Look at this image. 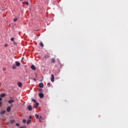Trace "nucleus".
Instances as JSON below:
<instances>
[{
	"instance_id": "1",
	"label": "nucleus",
	"mask_w": 128,
	"mask_h": 128,
	"mask_svg": "<svg viewBox=\"0 0 128 128\" xmlns=\"http://www.w3.org/2000/svg\"><path fill=\"white\" fill-rule=\"evenodd\" d=\"M51 76H52V78H51V79H50V80H51L52 82H54V75L52 74L51 75Z\"/></svg>"
},
{
	"instance_id": "2",
	"label": "nucleus",
	"mask_w": 128,
	"mask_h": 128,
	"mask_svg": "<svg viewBox=\"0 0 128 128\" xmlns=\"http://www.w3.org/2000/svg\"><path fill=\"white\" fill-rule=\"evenodd\" d=\"M18 87H20V88L22 86V84L20 82H18Z\"/></svg>"
},
{
	"instance_id": "3",
	"label": "nucleus",
	"mask_w": 128,
	"mask_h": 128,
	"mask_svg": "<svg viewBox=\"0 0 128 128\" xmlns=\"http://www.w3.org/2000/svg\"><path fill=\"white\" fill-rule=\"evenodd\" d=\"M38 95H39L40 98H43L44 96V94H42V93H40V94H38Z\"/></svg>"
},
{
	"instance_id": "4",
	"label": "nucleus",
	"mask_w": 128,
	"mask_h": 128,
	"mask_svg": "<svg viewBox=\"0 0 128 128\" xmlns=\"http://www.w3.org/2000/svg\"><path fill=\"white\" fill-rule=\"evenodd\" d=\"M15 63H16V66L18 67V66H20V64L18 62H16Z\"/></svg>"
},
{
	"instance_id": "5",
	"label": "nucleus",
	"mask_w": 128,
	"mask_h": 128,
	"mask_svg": "<svg viewBox=\"0 0 128 128\" xmlns=\"http://www.w3.org/2000/svg\"><path fill=\"white\" fill-rule=\"evenodd\" d=\"M14 102V100H8V102L9 104H12V103Z\"/></svg>"
},
{
	"instance_id": "6",
	"label": "nucleus",
	"mask_w": 128,
	"mask_h": 128,
	"mask_svg": "<svg viewBox=\"0 0 128 128\" xmlns=\"http://www.w3.org/2000/svg\"><path fill=\"white\" fill-rule=\"evenodd\" d=\"M44 84L43 83L41 82L39 84V86L40 88H42L44 87Z\"/></svg>"
},
{
	"instance_id": "7",
	"label": "nucleus",
	"mask_w": 128,
	"mask_h": 128,
	"mask_svg": "<svg viewBox=\"0 0 128 128\" xmlns=\"http://www.w3.org/2000/svg\"><path fill=\"white\" fill-rule=\"evenodd\" d=\"M6 110L8 112H10V106H8L6 108Z\"/></svg>"
},
{
	"instance_id": "8",
	"label": "nucleus",
	"mask_w": 128,
	"mask_h": 128,
	"mask_svg": "<svg viewBox=\"0 0 128 128\" xmlns=\"http://www.w3.org/2000/svg\"><path fill=\"white\" fill-rule=\"evenodd\" d=\"M0 96V98H1L6 96V94H1Z\"/></svg>"
},
{
	"instance_id": "9",
	"label": "nucleus",
	"mask_w": 128,
	"mask_h": 128,
	"mask_svg": "<svg viewBox=\"0 0 128 128\" xmlns=\"http://www.w3.org/2000/svg\"><path fill=\"white\" fill-rule=\"evenodd\" d=\"M28 108L29 110H32V106H29L28 107Z\"/></svg>"
},
{
	"instance_id": "10",
	"label": "nucleus",
	"mask_w": 128,
	"mask_h": 128,
	"mask_svg": "<svg viewBox=\"0 0 128 128\" xmlns=\"http://www.w3.org/2000/svg\"><path fill=\"white\" fill-rule=\"evenodd\" d=\"M12 68L13 70H16V65L14 64V65L12 66Z\"/></svg>"
},
{
	"instance_id": "11",
	"label": "nucleus",
	"mask_w": 128,
	"mask_h": 128,
	"mask_svg": "<svg viewBox=\"0 0 128 128\" xmlns=\"http://www.w3.org/2000/svg\"><path fill=\"white\" fill-rule=\"evenodd\" d=\"M31 68H32V69L33 70H36V67L34 66V65H32V66H31Z\"/></svg>"
},
{
	"instance_id": "12",
	"label": "nucleus",
	"mask_w": 128,
	"mask_h": 128,
	"mask_svg": "<svg viewBox=\"0 0 128 128\" xmlns=\"http://www.w3.org/2000/svg\"><path fill=\"white\" fill-rule=\"evenodd\" d=\"M51 60H52V63H54V62H56L55 58H52L51 59Z\"/></svg>"
},
{
	"instance_id": "13",
	"label": "nucleus",
	"mask_w": 128,
	"mask_h": 128,
	"mask_svg": "<svg viewBox=\"0 0 128 128\" xmlns=\"http://www.w3.org/2000/svg\"><path fill=\"white\" fill-rule=\"evenodd\" d=\"M6 114V110H2V111H1V112H0V114Z\"/></svg>"
},
{
	"instance_id": "14",
	"label": "nucleus",
	"mask_w": 128,
	"mask_h": 128,
	"mask_svg": "<svg viewBox=\"0 0 128 128\" xmlns=\"http://www.w3.org/2000/svg\"><path fill=\"white\" fill-rule=\"evenodd\" d=\"M39 105V104L38 102H36V106H34V108H37V107Z\"/></svg>"
},
{
	"instance_id": "15",
	"label": "nucleus",
	"mask_w": 128,
	"mask_h": 128,
	"mask_svg": "<svg viewBox=\"0 0 128 128\" xmlns=\"http://www.w3.org/2000/svg\"><path fill=\"white\" fill-rule=\"evenodd\" d=\"M35 117L36 118H38L39 116L38 114H35Z\"/></svg>"
},
{
	"instance_id": "16",
	"label": "nucleus",
	"mask_w": 128,
	"mask_h": 128,
	"mask_svg": "<svg viewBox=\"0 0 128 128\" xmlns=\"http://www.w3.org/2000/svg\"><path fill=\"white\" fill-rule=\"evenodd\" d=\"M40 45L41 46V47L43 48L44 47V44L42 42H40Z\"/></svg>"
},
{
	"instance_id": "17",
	"label": "nucleus",
	"mask_w": 128,
	"mask_h": 128,
	"mask_svg": "<svg viewBox=\"0 0 128 128\" xmlns=\"http://www.w3.org/2000/svg\"><path fill=\"white\" fill-rule=\"evenodd\" d=\"M31 122V120H28L27 121V124H29Z\"/></svg>"
},
{
	"instance_id": "18",
	"label": "nucleus",
	"mask_w": 128,
	"mask_h": 128,
	"mask_svg": "<svg viewBox=\"0 0 128 128\" xmlns=\"http://www.w3.org/2000/svg\"><path fill=\"white\" fill-rule=\"evenodd\" d=\"M10 40L13 42H14V38H11Z\"/></svg>"
},
{
	"instance_id": "19",
	"label": "nucleus",
	"mask_w": 128,
	"mask_h": 128,
	"mask_svg": "<svg viewBox=\"0 0 128 128\" xmlns=\"http://www.w3.org/2000/svg\"><path fill=\"white\" fill-rule=\"evenodd\" d=\"M2 98H0V102L2 101ZM2 102H0V106H2Z\"/></svg>"
},
{
	"instance_id": "20",
	"label": "nucleus",
	"mask_w": 128,
	"mask_h": 128,
	"mask_svg": "<svg viewBox=\"0 0 128 128\" xmlns=\"http://www.w3.org/2000/svg\"><path fill=\"white\" fill-rule=\"evenodd\" d=\"M14 22H16L18 21V18H16L14 20Z\"/></svg>"
},
{
	"instance_id": "21",
	"label": "nucleus",
	"mask_w": 128,
	"mask_h": 128,
	"mask_svg": "<svg viewBox=\"0 0 128 128\" xmlns=\"http://www.w3.org/2000/svg\"><path fill=\"white\" fill-rule=\"evenodd\" d=\"M20 128H26V126H20Z\"/></svg>"
},
{
	"instance_id": "22",
	"label": "nucleus",
	"mask_w": 128,
	"mask_h": 128,
	"mask_svg": "<svg viewBox=\"0 0 128 128\" xmlns=\"http://www.w3.org/2000/svg\"><path fill=\"white\" fill-rule=\"evenodd\" d=\"M26 4L27 6L28 5V2H24Z\"/></svg>"
},
{
	"instance_id": "23",
	"label": "nucleus",
	"mask_w": 128,
	"mask_h": 128,
	"mask_svg": "<svg viewBox=\"0 0 128 128\" xmlns=\"http://www.w3.org/2000/svg\"><path fill=\"white\" fill-rule=\"evenodd\" d=\"M32 101L34 102V103L36 102V100L34 99H32Z\"/></svg>"
},
{
	"instance_id": "24",
	"label": "nucleus",
	"mask_w": 128,
	"mask_h": 128,
	"mask_svg": "<svg viewBox=\"0 0 128 128\" xmlns=\"http://www.w3.org/2000/svg\"><path fill=\"white\" fill-rule=\"evenodd\" d=\"M22 122L24 123H25L26 122V120H23Z\"/></svg>"
},
{
	"instance_id": "25",
	"label": "nucleus",
	"mask_w": 128,
	"mask_h": 128,
	"mask_svg": "<svg viewBox=\"0 0 128 128\" xmlns=\"http://www.w3.org/2000/svg\"><path fill=\"white\" fill-rule=\"evenodd\" d=\"M16 126H20V124H16Z\"/></svg>"
},
{
	"instance_id": "26",
	"label": "nucleus",
	"mask_w": 128,
	"mask_h": 128,
	"mask_svg": "<svg viewBox=\"0 0 128 128\" xmlns=\"http://www.w3.org/2000/svg\"><path fill=\"white\" fill-rule=\"evenodd\" d=\"M8 44H4L5 47H8Z\"/></svg>"
},
{
	"instance_id": "27",
	"label": "nucleus",
	"mask_w": 128,
	"mask_h": 128,
	"mask_svg": "<svg viewBox=\"0 0 128 128\" xmlns=\"http://www.w3.org/2000/svg\"><path fill=\"white\" fill-rule=\"evenodd\" d=\"M14 42V45H16V42L14 41L13 42Z\"/></svg>"
},
{
	"instance_id": "28",
	"label": "nucleus",
	"mask_w": 128,
	"mask_h": 128,
	"mask_svg": "<svg viewBox=\"0 0 128 128\" xmlns=\"http://www.w3.org/2000/svg\"><path fill=\"white\" fill-rule=\"evenodd\" d=\"M29 118H30V119H31V118H32V116H29Z\"/></svg>"
},
{
	"instance_id": "29",
	"label": "nucleus",
	"mask_w": 128,
	"mask_h": 128,
	"mask_svg": "<svg viewBox=\"0 0 128 128\" xmlns=\"http://www.w3.org/2000/svg\"><path fill=\"white\" fill-rule=\"evenodd\" d=\"M34 80L36 82V78H34Z\"/></svg>"
},
{
	"instance_id": "30",
	"label": "nucleus",
	"mask_w": 128,
	"mask_h": 128,
	"mask_svg": "<svg viewBox=\"0 0 128 128\" xmlns=\"http://www.w3.org/2000/svg\"><path fill=\"white\" fill-rule=\"evenodd\" d=\"M45 57H46V58H49L48 56H45Z\"/></svg>"
},
{
	"instance_id": "31",
	"label": "nucleus",
	"mask_w": 128,
	"mask_h": 128,
	"mask_svg": "<svg viewBox=\"0 0 128 128\" xmlns=\"http://www.w3.org/2000/svg\"><path fill=\"white\" fill-rule=\"evenodd\" d=\"M3 70L4 71L6 70V68H3Z\"/></svg>"
},
{
	"instance_id": "32",
	"label": "nucleus",
	"mask_w": 128,
	"mask_h": 128,
	"mask_svg": "<svg viewBox=\"0 0 128 128\" xmlns=\"http://www.w3.org/2000/svg\"><path fill=\"white\" fill-rule=\"evenodd\" d=\"M48 86H50V83H48Z\"/></svg>"
},
{
	"instance_id": "33",
	"label": "nucleus",
	"mask_w": 128,
	"mask_h": 128,
	"mask_svg": "<svg viewBox=\"0 0 128 128\" xmlns=\"http://www.w3.org/2000/svg\"><path fill=\"white\" fill-rule=\"evenodd\" d=\"M42 118V116H40V118Z\"/></svg>"
},
{
	"instance_id": "34",
	"label": "nucleus",
	"mask_w": 128,
	"mask_h": 128,
	"mask_svg": "<svg viewBox=\"0 0 128 128\" xmlns=\"http://www.w3.org/2000/svg\"><path fill=\"white\" fill-rule=\"evenodd\" d=\"M36 77H37V75H36Z\"/></svg>"
},
{
	"instance_id": "35",
	"label": "nucleus",
	"mask_w": 128,
	"mask_h": 128,
	"mask_svg": "<svg viewBox=\"0 0 128 128\" xmlns=\"http://www.w3.org/2000/svg\"><path fill=\"white\" fill-rule=\"evenodd\" d=\"M42 90V89H40V92Z\"/></svg>"
},
{
	"instance_id": "36",
	"label": "nucleus",
	"mask_w": 128,
	"mask_h": 128,
	"mask_svg": "<svg viewBox=\"0 0 128 128\" xmlns=\"http://www.w3.org/2000/svg\"><path fill=\"white\" fill-rule=\"evenodd\" d=\"M12 122V120H11V122Z\"/></svg>"
},
{
	"instance_id": "37",
	"label": "nucleus",
	"mask_w": 128,
	"mask_h": 128,
	"mask_svg": "<svg viewBox=\"0 0 128 128\" xmlns=\"http://www.w3.org/2000/svg\"><path fill=\"white\" fill-rule=\"evenodd\" d=\"M1 85V84L0 83V86Z\"/></svg>"
},
{
	"instance_id": "38",
	"label": "nucleus",
	"mask_w": 128,
	"mask_h": 128,
	"mask_svg": "<svg viewBox=\"0 0 128 128\" xmlns=\"http://www.w3.org/2000/svg\"><path fill=\"white\" fill-rule=\"evenodd\" d=\"M21 0V1H22V0Z\"/></svg>"
}]
</instances>
